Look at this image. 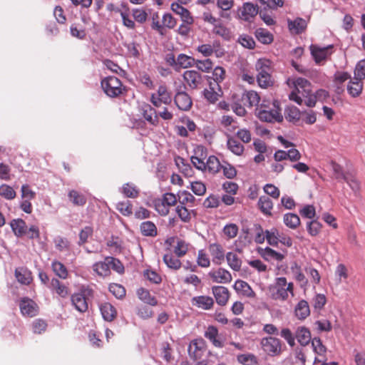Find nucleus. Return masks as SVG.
<instances>
[{
  "label": "nucleus",
  "instance_id": "obj_1",
  "mask_svg": "<svg viewBox=\"0 0 365 365\" xmlns=\"http://www.w3.org/2000/svg\"><path fill=\"white\" fill-rule=\"evenodd\" d=\"M255 115L260 120L264 122L272 123L282 122L283 120L281 109L277 101L273 102L272 108H269L265 101H263L259 106L256 108Z\"/></svg>",
  "mask_w": 365,
  "mask_h": 365
},
{
  "label": "nucleus",
  "instance_id": "obj_2",
  "mask_svg": "<svg viewBox=\"0 0 365 365\" xmlns=\"http://www.w3.org/2000/svg\"><path fill=\"white\" fill-rule=\"evenodd\" d=\"M272 62L267 58L259 59L255 64L257 71V81L259 87L267 88L273 85V80L271 76Z\"/></svg>",
  "mask_w": 365,
  "mask_h": 365
},
{
  "label": "nucleus",
  "instance_id": "obj_3",
  "mask_svg": "<svg viewBox=\"0 0 365 365\" xmlns=\"http://www.w3.org/2000/svg\"><path fill=\"white\" fill-rule=\"evenodd\" d=\"M269 293L272 299L285 301L289 293L294 296V284L292 282L287 283L286 277H278L275 284L269 288Z\"/></svg>",
  "mask_w": 365,
  "mask_h": 365
},
{
  "label": "nucleus",
  "instance_id": "obj_4",
  "mask_svg": "<svg viewBox=\"0 0 365 365\" xmlns=\"http://www.w3.org/2000/svg\"><path fill=\"white\" fill-rule=\"evenodd\" d=\"M101 87L105 93L110 98L118 97L126 91L120 80L115 76L103 78L101 81Z\"/></svg>",
  "mask_w": 365,
  "mask_h": 365
},
{
  "label": "nucleus",
  "instance_id": "obj_5",
  "mask_svg": "<svg viewBox=\"0 0 365 365\" xmlns=\"http://www.w3.org/2000/svg\"><path fill=\"white\" fill-rule=\"evenodd\" d=\"M294 90L289 95V98L291 101L296 102L298 105L302 104L303 97H307L311 93V83L307 79L303 78H297L294 82Z\"/></svg>",
  "mask_w": 365,
  "mask_h": 365
},
{
  "label": "nucleus",
  "instance_id": "obj_6",
  "mask_svg": "<svg viewBox=\"0 0 365 365\" xmlns=\"http://www.w3.org/2000/svg\"><path fill=\"white\" fill-rule=\"evenodd\" d=\"M93 291L89 287H82L79 292L74 293L71 297L72 305L81 313L86 312L88 309L87 300L92 297Z\"/></svg>",
  "mask_w": 365,
  "mask_h": 365
},
{
  "label": "nucleus",
  "instance_id": "obj_7",
  "mask_svg": "<svg viewBox=\"0 0 365 365\" xmlns=\"http://www.w3.org/2000/svg\"><path fill=\"white\" fill-rule=\"evenodd\" d=\"M263 351L270 356H279L282 353V341L273 336L264 337L260 341Z\"/></svg>",
  "mask_w": 365,
  "mask_h": 365
},
{
  "label": "nucleus",
  "instance_id": "obj_8",
  "mask_svg": "<svg viewBox=\"0 0 365 365\" xmlns=\"http://www.w3.org/2000/svg\"><path fill=\"white\" fill-rule=\"evenodd\" d=\"M172 95L165 85L158 86L155 93L151 94L150 102L157 108L163 104L169 105L172 102Z\"/></svg>",
  "mask_w": 365,
  "mask_h": 365
},
{
  "label": "nucleus",
  "instance_id": "obj_9",
  "mask_svg": "<svg viewBox=\"0 0 365 365\" xmlns=\"http://www.w3.org/2000/svg\"><path fill=\"white\" fill-rule=\"evenodd\" d=\"M359 188V182L355 177L354 170L344 173V191L346 190L348 192L350 198L352 196H356Z\"/></svg>",
  "mask_w": 365,
  "mask_h": 365
},
{
  "label": "nucleus",
  "instance_id": "obj_10",
  "mask_svg": "<svg viewBox=\"0 0 365 365\" xmlns=\"http://www.w3.org/2000/svg\"><path fill=\"white\" fill-rule=\"evenodd\" d=\"M177 108L182 111H188L192 106V100L190 96L185 91L181 90V86L176 89L173 98Z\"/></svg>",
  "mask_w": 365,
  "mask_h": 365
},
{
  "label": "nucleus",
  "instance_id": "obj_11",
  "mask_svg": "<svg viewBox=\"0 0 365 365\" xmlns=\"http://www.w3.org/2000/svg\"><path fill=\"white\" fill-rule=\"evenodd\" d=\"M197 51L205 57H209L214 53L217 58H221L225 53L220 43L216 41L212 44L206 43L198 46Z\"/></svg>",
  "mask_w": 365,
  "mask_h": 365
},
{
  "label": "nucleus",
  "instance_id": "obj_12",
  "mask_svg": "<svg viewBox=\"0 0 365 365\" xmlns=\"http://www.w3.org/2000/svg\"><path fill=\"white\" fill-rule=\"evenodd\" d=\"M182 77L185 85L191 90L199 88L203 81L202 75L195 70L185 71Z\"/></svg>",
  "mask_w": 365,
  "mask_h": 365
},
{
  "label": "nucleus",
  "instance_id": "obj_13",
  "mask_svg": "<svg viewBox=\"0 0 365 365\" xmlns=\"http://www.w3.org/2000/svg\"><path fill=\"white\" fill-rule=\"evenodd\" d=\"M332 46L326 47H320L316 44H312L309 47L311 54L316 63L319 64L324 61L327 57L331 53Z\"/></svg>",
  "mask_w": 365,
  "mask_h": 365
},
{
  "label": "nucleus",
  "instance_id": "obj_14",
  "mask_svg": "<svg viewBox=\"0 0 365 365\" xmlns=\"http://www.w3.org/2000/svg\"><path fill=\"white\" fill-rule=\"evenodd\" d=\"M194 155L191 157L192 165L197 170L205 168V161L207 159V150L202 145H197L194 150Z\"/></svg>",
  "mask_w": 365,
  "mask_h": 365
},
{
  "label": "nucleus",
  "instance_id": "obj_15",
  "mask_svg": "<svg viewBox=\"0 0 365 365\" xmlns=\"http://www.w3.org/2000/svg\"><path fill=\"white\" fill-rule=\"evenodd\" d=\"M259 13L257 5L245 2L239 10V17L245 21H251Z\"/></svg>",
  "mask_w": 365,
  "mask_h": 365
},
{
  "label": "nucleus",
  "instance_id": "obj_16",
  "mask_svg": "<svg viewBox=\"0 0 365 365\" xmlns=\"http://www.w3.org/2000/svg\"><path fill=\"white\" fill-rule=\"evenodd\" d=\"M208 251L215 264L220 265L224 262L226 255L222 245L217 242L211 243L208 246Z\"/></svg>",
  "mask_w": 365,
  "mask_h": 365
},
{
  "label": "nucleus",
  "instance_id": "obj_17",
  "mask_svg": "<svg viewBox=\"0 0 365 365\" xmlns=\"http://www.w3.org/2000/svg\"><path fill=\"white\" fill-rule=\"evenodd\" d=\"M208 276L213 282L219 284H228L231 282L232 279L231 273L228 270L221 267L210 271L208 273Z\"/></svg>",
  "mask_w": 365,
  "mask_h": 365
},
{
  "label": "nucleus",
  "instance_id": "obj_18",
  "mask_svg": "<svg viewBox=\"0 0 365 365\" xmlns=\"http://www.w3.org/2000/svg\"><path fill=\"white\" fill-rule=\"evenodd\" d=\"M19 307L24 316L32 317L36 316L38 312V307L36 303L28 297H24L21 299Z\"/></svg>",
  "mask_w": 365,
  "mask_h": 365
},
{
  "label": "nucleus",
  "instance_id": "obj_19",
  "mask_svg": "<svg viewBox=\"0 0 365 365\" xmlns=\"http://www.w3.org/2000/svg\"><path fill=\"white\" fill-rule=\"evenodd\" d=\"M212 292L216 302L220 306H225L230 299V293L228 289L223 286H213Z\"/></svg>",
  "mask_w": 365,
  "mask_h": 365
},
{
  "label": "nucleus",
  "instance_id": "obj_20",
  "mask_svg": "<svg viewBox=\"0 0 365 365\" xmlns=\"http://www.w3.org/2000/svg\"><path fill=\"white\" fill-rule=\"evenodd\" d=\"M205 351V342L202 339L192 341L188 348L189 355L194 360L201 359Z\"/></svg>",
  "mask_w": 365,
  "mask_h": 365
},
{
  "label": "nucleus",
  "instance_id": "obj_21",
  "mask_svg": "<svg viewBox=\"0 0 365 365\" xmlns=\"http://www.w3.org/2000/svg\"><path fill=\"white\" fill-rule=\"evenodd\" d=\"M49 288L61 298H66L70 294L69 287L57 278L51 279Z\"/></svg>",
  "mask_w": 365,
  "mask_h": 365
},
{
  "label": "nucleus",
  "instance_id": "obj_22",
  "mask_svg": "<svg viewBox=\"0 0 365 365\" xmlns=\"http://www.w3.org/2000/svg\"><path fill=\"white\" fill-rule=\"evenodd\" d=\"M141 114L150 125H157L159 120L155 108L149 104H143L141 106Z\"/></svg>",
  "mask_w": 365,
  "mask_h": 365
},
{
  "label": "nucleus",
  "instance_id": "obj_23",
  "mask_svg": "<svg viewBox=\"0 0 365 365\" xmlns=\"http://www.w3.org/2000/svg\"><path fill=\"white\" fill-rule=\"evenodd\" d=\"M191 302L193 306L205 310L212 309L214 305L213 299L209 296L201 295L194 297Z\"/></svg>",
  "mask_w": 365,
  "mask_h": 365
},
{
  "label": "nucleus",
  "instance_id": "obj_24",
  "mask_svg": "<svg viewBox=\"0 0 365 365\" xmlns=\"http://www.w3.org/2000/svg\"><path fill=\"white\" fill-rule=\"evenodd\" d=\"M312 344L314 352L318 355L314 359V364L323 362L327 361L325 353L327 352L326 347L322 344V342L319 338H314L312 341Z\"/></svg>",
  "mask_w": 365,
  "mask_h": 365
},
{
  "label": "nucleus",
  "instance_id": "obj_25",
  "mask_svg": "<svg viewBox=\"0 0 365 365\" xmlns=\"http://www.w3.org/2000/svg\"><path fill=\"white\" fill-rule=\"evenodd\" d=\"M233 287L236 292L247 297L254 298L256 296L255 292L252 290L249 284L243 280H237Z\"/></svg>",
  "mask_w": 365,
  "mask_h": 365
},
{
  "label": "nucleus",
  "instance_id": "obj_26",
  "mask_svg": "<svg viewBox=\"0 0 365 365\" xmlns=\"http://www.w3.org/2000/svg\"><path fill=\"white\" fill-rule=\"evenodd\" d=\"M100 310L103 318L107 322L113 321L117 316L115 308L108 302L101 304Z\"/></svg>",
  "mask_w": 365,
  "mask_h": 365
},
{
  "label": "nucleus",
  "instance_id": "obj_27",
  "mask_svg": "<svg viewBox=\"0 0 365 365\" xmlns=\"http://www.w3.org/2000/svg\"><path fill=\"white\" fill-rule=\"evenodd\" d=\"M68 197L69 201L74 206L83 207L87 202L86 195L76 190H69L68 192Z\"/></svg>",
  "mask_w": 365,
  "mask_h": 365
},
{
  "label": "nucleus",
  "instance_id": "obj_28",
  "mask_svg": "<svg viewBox=\"0 0 365 365\" xmlns=\"http://www.w3.org/2000/svg\"><path fill=\"white\" fill-rule=\"evenodd\" d=\"M195 59L185 53H180L177 57L176 71H179L182 68H187L195 66Z\"/></svg>",
  "mask_w": 365,
  "mask_h": 365
},
{
  "label": "nucleus",
  "instance_id": "obj_29",
  "mask_svg": "<svg viewBox=\"0 0 365 365\" xmlns=\"http://www.w3.org/2000/svg\"><path fill=\"white\" fill-rule=\"evenodd\" d=\"M222 165L219 159L215 155H210L205 161V168L202 171H207L210 173L215 174L220 171Z\"/></svg>",
  "mask_w": 365,
  "mask_h": 365
},
{
  "label": "nucleus",
  "instance_id": "obj_30",
  "mask_svg": "<svg viewBox=\"0 0 365 365\" xmlns=\"http://www.w3.org/2000/svg\"><path fill=\"white\" fill-rule=\"evenodd\" d=\"M307 24L305 19L297 18L293 21H288V27L289 31L295 34L302 33L307 28Z\"/></svg>",
  "mask_w": 365,
  "mask_h": 365
},
{
  "label": "nucleus",
  "instance_id": "obj_31",
  "mask_svg": "<svg viewBox=\"0 0 365 365\" xmlns=\"http://www.w3.org/2000/svg\"><path fill=\"white\" fill-rule=\"evenodd\" d=\"M215 1L217 8L221 10L220 16L230 20V15L227 14V11H230L234 6V0H215Z\"/></svg>",
  "mask_w": 365,
  "mask_h": 365
},
{
  "label": "nucleus",
  "instance_id": "obj_32",
  "mask_svg": "<svg viewBox=\"0 0 365 365\" xmlns=\"http://www.w3.org/2000/svg\"><path fill=\"white\" fill-rule=\"evenodd\" d=\"M176 255H175L171 251H168L163 256V262L168 266V268L178 270L181 267L182 263Z\"/></svg>",
  "mask_w": 365,
  "mask_h": 365
},
{
  "label": "nucleus",
  "instance_id": "obj_33",
  "mask_svg": "<svg viewBox=\"0 0 365 365\" xmlns=\"http://www.w3.org/2000/svg\"><path fill=\"white\" fill-rule=\"evenodd\" d=\"M11 227L14 235L18 237H22L26 234L27 225L26 222L22 219L13 220L11 223Z\"/></svg>",
  "mask_w": 365,
  "mask_h": 365
},
{
  "label": "nucleus",
  "instance_id": "obj_34",
  "mask_svg": "<svg viewBox=\"0 0 365 365\" xmlns=\"http://www.w3.org/2000/svg\"><path fill=\"white\" fill-rule=\"evenodd\" d=\"M205 337L209 339L215 347L223 346V343L218 339V330L215 327L209 326L205 332Z\"/></svg>",
  "mask_w": 365,
  "mask_h": 365
},
{
  "label": "nucleus",
  "instance_id": "obj_35",
  "mask_svg": "<svg viewBox=\"0 0 365 365\" xmlns=\"http://www.w3.org/2000/svg\"><path fill=\"white\" fill-rule=\"evenodd\" d=\"M294 312L299 319H306L310 314L308 302L304 299L299 301L295 307Z\"/></svg>",
  "mask_w": 365,
  "mask_h": 365
},
{
  "label": "nucleus",
  "instance_id": "obj_36",
  "mask_svg": "<svg viewBox=\"0 0 365 365\" xmlns=\"http://www.w3.org/2000/svg\"><path fill=\"white\" fill-rule=\"evenodd\" d=\"M140 232L143 236L154 237L158 235L156 225L151 221L143 222L140 225Z\"/></svg>",
  "mask_w": 365,
  "mask_h": 365
},
{
  "label": "nucleus",
  "instance_id": "obj_37",
  "mask_svg": "<svg viewBox=\"0 0 365 365\" xmlns=\"http://www.w3.org/2000/svg\"><path fill=\"white\" fill-rule=\"evenodd\" d=\"M15 277L18 282L22 284L29 285L33 280L31 272L27 269H16Z\"/></svg>",
  "mask_w": 365,
  "mask_h": 365
},
{
  "label": "nucleus",
  "instance_id": "obj_38",
  "mask_svg": "<svg viewBox=\"0 0 365 365\" xmlns=\"http://www.w3.org/2000/svg\"><path fill=\"white\" fill-rule=\"evenodd\" d=\"M216 88H219L220 92H221L220 88H217V86H215L212 82H210L209 88H205L203 91L205 98L210 103H216L220 96V93L216 91Z\"/></svg>",
  "mask_w": 365,
  "mask_h": 365
},
{
  "label": "nucleus",
  "instance_id": "obj_39",
  "mask_svg": "<svg viewBox=\"0 0 365 365\" xmlns=\"http://www.w3.org/2000/svg\"><path fill=\"white\" fill-rule=\"evenodd\" d=\"M258 207L261 212L267 216H272L273 202L267 196H261L258 200Z\"/></svg>",
  "mask_w": 365,
  "mask_h": 365
},
{
  "label": "nucleus",
  "instance_id": "obj_40",
  "mask_svg": "<svg viewBox=\"0 0 365 365\" xmlns=\"http://www.w3.org/2000/svg\"><path fill=\"white\" fill-rule=\"evenodd\" d=\"M262 257L267 261L276 260L281 262L284 259V255L267 247L261 252Z\"/></svg>",
  "mask_w": 365,
  "mask_h": 365
},
{
  "label": "nucleus",
  "instance_id": "obj_41",
  "mask_svg": "<svg viewBox=\"0 0 365 365\" xmlns=\"http://www.w3.org/2000/svg\"><path fill=\"white\" fill-rule=\"evenodd\" d=\"M242 101L245 104L247 103L249 107L259 106L260 96L257 92L255 91H249L245 92L242 96Z\"/></svg>",
  "mask_w": 365,
  "mask_h": 365
},
{
  "label": "nucleus",
  "instance_id": "obj_42",
  "mask_svg": "<svg viewBox=\"0 0 365 365\" xmlns=\"http://www.w3.org/2000/svg\"><path fill=\"white\" fill-rule=\"evenodd\" d=\"M230 267L234 271H240L242 266V260L238 257L237 254L233 252H228L225 256Z\"/></svg>",
  "mask_w": 365,
  "mask_h": 365
},
{
  "label": "nucleus",
  "instance_id": "obj_43",
  "mask_svg": "<svg viewBox=\"0 0 365 365\" xmlns=\"http://www.w3.org/2000/svg\"><path fill=\"white\" fill-rule=\"evenodd\" d=\"M93 271L100 277H106L110 275V269L106 258L103 262H98L93 264Z\"/></svg>",
  "mask_w": 365,
  "mask_h": 365
},
{
  "label": "nucleus",
  "instance_id": "obj_44",
  "mask_svg": "<svg viewBox=\"0 0 365 365\" xmlns=\"http://www.w3.org/2000/svg\"><path fill=\"white\" fill-rule=\"evenodd\" d=\"M51 269L56 276L62 279L68 277V272L66 266L61 262L54 260L51 263Z\"/></svg>",
  "mask_w": 365,
  "mask_h": 365
},
{
  "label": "nucleus",
  "instance_id": "obj_45",
  "mask_svg": "<svg viewBox=\"0 0 365 365\" xmlns=\"http://www.w3.org/2000/svg\"><path fill=\"white\" fill-rule=\"evenodd\" d=\"M296 338L302 346H306L311 340V333L308 329L301 327L297 329Z\"/></svg>",
  "mask_w": 365,
  "mask_h": 365
},
{
  "label": "nucleus",
  "instance_id": "obj_46",
  "mask_svg": "<svg viewBox=\"0 0 365 365\" xmlns=\"http://www.w3.org/2000/svg\"><path fill=\"white\" fill-rule=\"evenodd\" d=\"M362 82L361 80L355 78L354 81H350L347 85L348 93L352 97L358 96L362 91Z\"/></svg>",
  "mask_w": 365,
  "mask_h": 365
},
{
  "label": "nucleus",
  "instance_id": "obj_47",
  "mask_svg": "<svg viewBox=\"0 0 365 365\" xmlns=\"http://www.w3.org/2000/svg\"><path fill=\"white\" fill-rule=\"evenodd\" d=\"M285 118L290 122H296L300 119L301 112L294 106H288L284 110Z\"/></svg>",
  "mask_w": 365,
  "mask_h": 365
},
{
  "label": "nucleus",
  "instance_id": "obj_48",
  "mask_svg": "<svg viewBox=\"0 0 365 365\" xmlns=\"http://www.w3.org/2000/svg\"><path fill=\"white\" fill-rule=\"evenodd\" d=\"M255 36L259 42L264 44H269L273 41L272 34L264 29L259 28L257 29Z\"/></svg>",
  "mask_w": 365,
  "mask_h": 365
},
{
  "label": "nucleus",
  "instance_id": "obj_49",
  "mask_svg": "<svg viewBox=\"0 0 365 365\" xmlns=\"http://www.w3.org/2000/svg\"><path fill=\"white\" fill-rule=\"evenodd\" d=\"M285 225L290 229H296L300 225V219L297 214L287 213L283 217Z\"/></svg>",
  "mask_w": 365,
  "mask_h": 365
},
{
  "label": "nucleus",
  "instance_id": "obj_50",
  "mask_svg": "<svg viewBox=\"0 0 365 365\" xmlns=\"http://www.w3.org/2000/svg\"><path fill=\"white\" fill-rule=\"evenodd\" d=\"M138 296L140 299L143 301L144 302L151 305L155 306L158 304L157 299L151 296L150 292L144 288H140L137 291Z\"/></svg>",
  "mask_w": 365,
  "mask_h": 365
},
{
  "label": "nucleus",
  "instance_id": "obj_51",
  "mask_svg": "<svg viewBox=\"0 0 365 365\" xmlns=\"http://www.w3.org/2000/svg\"><path fill=\"white\" fill-rule=\"evenodd\" d=\"M175 212L179 218L184 222H189L192 218L193 210H189L185 206L178 205L175 208Z\"/></svg>",
  "mask_w": 365,
  "mask_h": 365
},
{
  "label": "nucleus",
  "instance_id": "obj_52",
  "mask_svg": "<svg viewBox=\"0 0 365 365\" xmlns=\"http://www.w3.org/2000/svg\"><path fill=\"white\" fill-rule=\"evenodd\" d=\"M227 148L232 153L237 155H241L244 152V146L234 138H228Z\"/></svg>",
  "mask_w": 365,
  "mask_h": 365
},
{
  "label": "nucleus",
  "instance_id": "obj_53",
  "mask_svg": "<svg viewBox=\"0 0 365 365\" xmlns=\"http://www.w3.org/2000/svg\"><path fill=\"white\" fill-rule=\"evenodd\" d=\"M189 244L182 240H178L176 245L173 248V254L178 257H182L186 255L188 251Z\"/></svg>",
  "mask_w": 365,
  "mask_h": 365
},
{
  "label": "nucleus",
  "instance_id": "obj_54",
  "mask_svg": "<svg viewBox=\"0 0 365 365\" xmlns=\"http://www.w3.org/2000/svg\"><path fill=\"white\" fill-rule=\"evenodd\" d=\"M0 196L7 200H12L16 197V192L11 186L2 184L0 185Z\"/></svg>",
  "mask_w": 365,
  "mask_h": 365
},
{
  "label": "nucleus",
  "instance_id": "obj_55",
  "mask_svg": "<svg viewBox=\"0 0 365 365\" xmlns=\"http://www.w3.org/2000/svg\"><path fill=\"white\" fill-rule=\"evenodd\" d=\"M237 361L242 365H257L258 360L253 354H239L237 356Z\"/></svg>",
  "mask_w": 365,
  "mask_h": 365
},
{
  "label": "nucleus",
  "instance_id": "obj_56",
  "mask_svg": "<svg viewBox=\"0 0 365 365\" xmlns=\"http://www.w3.org/2000/svg\"><path fill=\"white\" fill-rule=\"evenodd\" d=\"M266 240L267 242L272 246H277L280 235L279 230L273 227L271 230H265Z\"/></svg>",
  "mask_w": 365,
  "mask_h": 365
},
{
  "label": "nucleus",
  "instance_id": "obj_57",
  "mask_svg": "<svg viewBox=\"0 0 365 365\" xmlns=\"http://www.w3.org/2000/svg\"><path fill=\"white\" fill-rule=\"evenodd\" d=\"M160 16L158 12H154L150 18L151 29L158 33L160 35H164V29H163V24L160 21Z\"/></svg>",
  "mask_w": 365,
  "mask_h": 365
},
{
  "label": "nucleus",
  "instance_id": "obj_58",
  "mask_svg": "<svg viewBox=\"0 0 365 365\" xmlns=\"http://www.w3.org/2000/svg\"><path fill=\"white\" fill-rule=\"evenodd\" d=\"M163 29H173L177 25V19L170 13H165L162 17Z\"/></svg>",
  "mask_w": 365,
  "mask_h": 365
},
{
  "label": "nucleus",
  "instance_id": "obj_59",
  "mask_svg": "<svg viewBox=\"0 0 365 365\" xmlns=\"http://www.w3.org/2000/svg\"><path fill=\"white\" fill-rule=\"evenodd\" d=\"M179 204L185 206L190 204L192 205L195 201V197L188 191L183 190L178 194Z\"/></svg>",
  "mask_w": 365,
  "mask_h": 365
},
{
  "label": "nucleus",
  "instance_id": "obj_60",
  "mask_svg": "<svg viewBox=\"0 0 365 365\" xmlns=\"http://www.w3.org/2000/svg\"><path fill=\"white\" fill-rule=\"evenodd\" d=\"M116 209L124 216H129L133 213V206L129 200L118 202Z\"/></svg>",
  "mask_w": 365,
  "mask_h": 365
},
{
  "label": "nucleus",
  "instance_id": "obj_61",
  "mask_svg": "<svg viewBox=\"0 0 365 365\" xmlns=\"http://www.w3.org/2000/svg\"><path fill=\"white\" fill-rule=\"evenodd\" d=\"M53 242L56 250L59 252L70 250L71 245L68 239L62 237H57L54 239Z\"/></svg>",
  "mask_w": 365,
  "mask_h": 365
},
{
  "label": "nucleus",
  "instance_id": "obj_62",
  "mask_svg": "<svg viewBox=\"0 0 365 365\" xmlns=\"http://www.w3.org/2000/svg\"><path fill=\"white\" fill-rule=\"evenodd\" d=\"M106 260L108 262L110 269H112L118 274L124 273V266L119 259L112 257H106Z\"/></svg>",
  "mask_w": 365,
  "mask_h": 365
},
{
  "label": "nucleus",
  "instance_id": "obj_63",
  "mask_svg": "<svg viewBox=\"0 0 365 365\" xmlns=\"http://www.w3.org/2000/svg\"><path fill=\"white\" fill-rule=\"evenodd\" d=\"M197 264L199 267L207 268L210 265V259L204 250H200L197 252Z\"/></svg>",
  "mask_w": 365,
  "mask_h": 365
},
{
  "label": "nucleus",
  "instance_id": "obj_64",
  "mask_svg": "<svg viewBox=\"0 0 365 365\" xmlns=\"http://www.w3.org/2000/svg\"><path fill=\"white\" fill-rule=\"evenodd\" d=\"M239 228L236 224L230 223L226 225L223 230V234L227 239L235 238L238 234Z\"/></svg>",
  "mask_w": 365,
  "mask_h": 365
}]
</instances>
